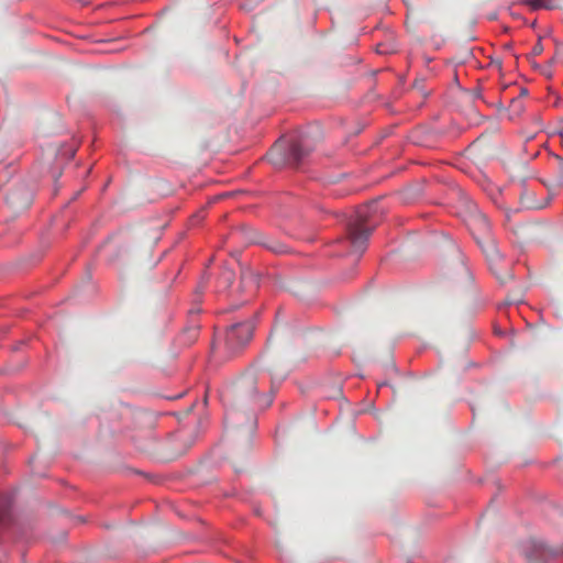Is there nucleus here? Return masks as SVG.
I'll return each instance as SVG.
<instances>
[{"label": "nucleus", "mask_w": 563, "mask_h": 563, "mask_svg": "<svg viewBox=\"0 0 563 563\" xmlns=\"http://www.w3.org/2000/svg\"><path fill=\"white\" fill-rule=\"evenodd\" d=\"M562 184H563V175L561 173L560 177H559V180H558V185L561 186Z\"/></svg>", "instance_id": "2eb2a0df"}, {"label": "nucleus", "mask_w": 563, "mask_h": 563, "mask_svg": "<svg viewBox=\"0 0 563 563\" xmlns=\"http://www.w3.org/2000/svg\"><path fill=\"white\" fill-rule=\"evenodd\" d=\"M253 242L263 245L275 254H285L288 252L287 245L273 238L264 236L263 234H258L257 239L253 240Z\"/></svg>", "instance_id": "0eeeda50"}, {"label": "nucleus", "mask_w": 563, "mask_h": 563, "mask_svg": "<svg viewBox=\"0 0 563 563\" xmlns=\"http://www.w3.org/2000/svg\"><path fill=\"white\" fill-rule=\"evenodd\" d=\"M287 375L288 369L280 364L261 361L222 391L224 426L232 442L233 459L240 460L250 451L257 424L256 412L272 405L278 384Z\"/></svg>", "instance_id": "f257e3e1"}, {"label": "nucleus", "mask_w": 563, "mask_h": 563, "mask_svg": "<svg viewBox=\"0 0 563 563\" xmlns=\"http://www.w3.org/2000/svg\"><path fill=\"white\" fill-rule=\"evenodd\" d=\"M461 264H462V266H464V261L463 260H461ZM463 268L466 271L465 267H463Z\"/></svg>", "instance_id": "f3484780"}, {"label": "nucleus", "mask_w": 563, "mask_h": 563, "mask_svg": "<svg viewBox=\"0 0 563 563\" xmlns=\"http://www.w3.org/2000/svg\"><path fill=\"white\" fill-rule=\"evenodd\" d=\"M542 52H543V45H542L541 41H538V42L533 45V47H532V49H531V55H532V56H539V55H541V54H542Z\"/></svg>", "instance_id": "f8f14e48"}, {"label": "nucleus", "mask_w": 563, "mask_h": 563, "mask_svg": "<svg viewBox=\"0 0 563 563\" xmlns=\"http://www.w3.org/2000/svg\"><path fill=\"white\" fill-rule=\"evenodd\" d=\"M314 145L309 133H302L288 141L285 155L282 153L284 142H277L269 152V158L276 166L283 164L298 166L313 151Z\"/></svg>", "instance_id": "f03ea898"}, {"label": "nucleus", "mask_w": 563, "mask_h": 563, "mask_svg": "<svg viewBox=\"0 0 563 563\" xmlns=\"http://www.w3.org/2000/svg\"><path fill=\"white\" fill-rule=\"evenodd\" d=\"M497 278L499 279V282H500L501 284H506V283H508L509 280H511V279H512V274H511V272H510V271H506V272H505V274H503V275H497Z\"/></svg>", "instance_id": "ddd939ff"}, {"label": "nucleus", "mask_w": 563, "mask_h": 563, "mask_svg": "<svg viewBox=\"0 0 563 563\" xmlns=\"http://www.w3.org/2000/svg\"><path fill=\"white\" fill-rule=\"evenodd\" d=\"M58 176H60V172H58V173L54 174V178H56V177H58Z\"/></svg>", "instance_id": "dca6fc26"}, {"label": "nucleus", "mask_w": 563, "mask_h": 563, "mask_svg": "<svg viewBox=\"0 0 563 563\" xmlns=\"http://www.w3.org/2000/svg\"><path fill=\"white\" fill-rule=\"evenodd\" d=\"M11 501L7 496L0 497V532L11 522Z\"/></svg>", "instance_id": "1a4fd4ad"}, {"label": "nucleus", "mask_w": 563, "mask_h": 563, "mask_svg": "<svg viewBox=\"0 0 563 563\" xmlns=\"http://www.w3.org/2000/svg\"><path fill=\"white\" fill-rule=\"evenodd\" d=\"M466 224L478 244L483 242L486 243V247L484 249L486 255L493 260L499 257L496 245L489 236V221L475 203H470L468 206Z\"/></svg>", "instance_id": "20e7f679"}, {"label": "nucleus", "mask_w": 563, "mask_h": 563, "mask_svg": "<svg viewBox=\"0 0 563 563\" xmlns=\"http://www.w3.org/2000/svg\"><path fill=\"white\" fill-rule=\"evenodd\" d=\"M33 200L32 190L25 185L20 184L5 195L7 203L15 211L29 208Z\"/></svg>", "instance_id": "423d86ee"}, {"label": "nucleus", "mask_w": 563, "mask_h": 563, "mask_svg": "<svg viewBox=\"0 0 563 563\" xmlns=\"http://www.w3.org/2000/svg\"><path fill=\"white\" fill-rule=\"evenodd\" d=\"M526 3L530 7V10H532V11H537V10H541V9L554 10V9L559 8L556 2H526Z\"/></svg>", "instance_id": "9d476101"}, {"label": "nucleus", "mask_w": 563, "mask_h": 563, "mask_svg": "<svg viewBox=\"0 0 563 563\" xmlns=\"http://www.w3.org/2000/svg\"><path fill=\"white\" fill-rule=\"evenodd\" d=\"M250 4H252V2H244L243 5H241V9L244 10V11L253 10V7L250 5Z\"/></svg>", "instance_id": "4468645a"}, {"label": "nucleus", "mask_w": 563, "mask_h": 563, "mask_svg": "<svg viewBox=\"0 0 563 563\" xmlns=\"http://www.w3.org/2000/svg\"><path fill=\"white\" fill-rule=\"evenodd\" d=\"M375 205L364 207L356 211L355 218L347 225L349 241L354 252L363 253L368 238L375 228L372 223V210Z\"/></svg>", "instance_id": "7ed1b4c3"}, {"label": "nucleus", "mask_w": 563, "mask_h": 563, "mask_svg": "<svg viewBox=\"0 0 563 563\" xmlns=\"http://www.w3.org/2000/svg\"><path fill=\"white\" fill-rule=\"evenodd\" d=\"M241 285L243 289L254 292L258 287V276L251 268H243L241 271Z\"/></svg>", "instance_id": "6e6552de"}, {"label": "nucleus", "mask_w": 563, "mask_h": 563, "mask_svg": "<svg viewBox=\"0 0 563 563\" xmlns=\"http://www.w3.org/2000/svg\"><path fill=\"white\" fill-rule=\"evenodd\" d=\"M233 272L232 271H229V269H225L222 272L221 274V279L227 284V285H230L233 280Z\"/></svg>", "instance_id": "9b49d317"}, {"label": "nucleus", "mask_w": 563, "mask_h": 563, "mask_svg": "<svg viewBox=\"0 0 563 563\" xmlns=\"http://www.w3.org/2000/svg\"><path fill=\"white\" fill-rule=\"evenodd\" d=\"M254 325L250 321L231 325L224 338V346L230 356L239 353L252 339Z\"/></svg>", "instance_id": "39448f33"}]
</instances>
